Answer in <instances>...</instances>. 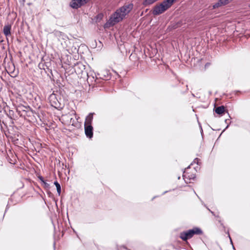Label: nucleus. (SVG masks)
Returning <instances> with one entry per match:
<instances>
[{"mask_svg": "<svg viewBox=\"0 0 250 250\" xmlns=\"http://www.w3.org/2000/svg\"><path fill=\"white\" fill-rule=\"evenodd\" d=\"M133 5L132 3L125 4L117 9L110 17L108 24L114 25L122 21L132 9Z\"/></svg>", "mask_w": 250, "mask_h": 250, "instance_id": "f257e3e1", "label": "nucleus"}, {"mask_svg": "<svg viewBox=\"0 0 250 250\" xmlns=\"http://www.w3.org/2000/svg\"><path fill=\"white\" fill-rule=\"evenodd\" d=\"M177 0H166L159 4L155 5L153 10L152 14L154 15H159L169 9Z\"/></svg>", "mask_w": 250, "mask_h": 250, "instance_id": "f03ea898", "label": "nucleus"}, {"mask_svg": "<svg viewBox=\"0 0 250 250\" xmlns=\"http://www.w3.org/2000/svg\"><path fill=\"white\" fill-rule=\"evenodd\" d=\"M202 234V231L200 229L194 228L192 229L180 233V237L183 241H187L188 239L192 238L194 234L200 235Z\"/></svg>", "mask_w": 250, "mask_h": 250, "instance_id": "7ed1b4c3", "label": "nucleus"}, {"mask_svg": "<svg viewBox=\"0 0 250 250\" xmlns=\"http://www.w3.org/2000/svg\"><path fill=\"white\" fill-rule=\"evenodd\" d=\"M50 105L56 109L61 108V104L56 97V95L55 94H51L48 98Z\"/></svg>", "mask_w": 250, "mask_h": 250, "instance_id": "20e7f679", "label": "nucleus"}, {"mask_svg": "<svg viewBox=\"0 0 250 250\" xmlns=\"http://www.w3.org/2000/svg\"><path fill=\"white\" fill-rule=\"evenodd\" d=\"M91 0H72L70 3L71 7L75 9H78L82 6L87 3Z\"/></svg>", "mask_w": 250, "mask_h": 250, "instance_id": "39448f33", "label": "nucleus"}, {"mask_svg": "<svg viewBox=\"0 0 250 250\" xmlns=\"http://www.w3.org/2000/svg\"><path fill=\"white\" fill-rule=\"evenodd\" d=\"M190 169L187 168L183 173V179L186 183H188L187 180L194 179L195 178V174L191 172Z\"/></svg>", "mask_w": 250, "mask_h": 250, "instance_id": "423d86ee", "label": "nucleus"}, {"mask_svg": "<svg viewBox=\"0 0 250 250\" xmlns=\"http://www.w3.org/2000/svg\"><path fill=\"white\" fill-rule=\"evenodd\" d=\"M84 132L87 137L91 138L93 135V128L92 125L84 126Z\"/></svg>", "mask_w": 250, "mask_h": 250, "instance_id": "0eeeda50", "label": "nucleus"}, {"mask_svg": "<svg viewBox=\"0 0 250 250\" xmlns=\"http://www.w3.org/2000/svg\"><path fill=\"white\" fill-rule=\"evenodd\" d=\"M232 0H219L215 3L213 6L212 9H215L229 3Z\"/></svg>", "mask_w": 250, "mask_h": 250, "instance_id": "6e6552de", "label": "nucleus"}, {"mask_svg": "<svg viewBox=\"0 0 250 250\" xmlns=\"http://www.w3.org/2000/svg\"><path fill=\"white\" fill-rule=\"evenodd\" d=\"M93 114L94 113H89L86 117L84 125H92V123L93 119Z\"/></svg>", "mask_w": 250, "mask_h": 250, "instance_id": "1a4fd4ad", "label": "nucleus"}, {"mask_svg": "<svg viewBox=\"0 0 250 250\" xmlns=\"http://www.w3.org/2000/svg\"><path fill=\"white\" fill-rule=\"evenodd\" d=\"M11 25L7 24L4 25L3 29V32L6 37L11 35Z\"/></svg>", "mask_w": 250, "mask_h": 250, "instance_id": "9d476101", "label": "nucleus"}, {"mask_svg": "<svg viewBox=\"0 0 250 250\" xmlns=\"http://www.w3.org/2000/svg\"><path fill=\"white\" fill-rule=\"evenodd\" d=\"M33 113L30 110H28L27 111L24 110L23 113L21 115V116H24V118L27 119L26 117H30L33 116Z\"/></svg>", "mask_w": 250, "mask_h": 250, "instance_id": "9b49d317", "label": "nucleus"}, {"mask_svg": "<svg viewBox=\"0 0 250 250\" xmlns=\"http://www.w3.org/2000/svg\"><path fill=\"white\" fill-rule=\"evenodd\" d=\"M215 112L219 114L222 115L225 112V107L224 106H220L215 108Z\"/></svg>", "mask_w": 250, "mask_h": 250, "instance_id": "f8f14e48", "label": "nucleus"}, {"mask_svg": "<svg viewBox=\"0 0 250 250\" xmlns=\"http://www.w3.org/2000/svg\"><path fill=\"white\" fill-rule=\"evenodd\" d=\"M57 36L58 37L59 41L61 39H62L63 40H65V39L67 38L66 36L61 32H59L57 34Z\"/></svg>", "mask_w": 250, "mask_h": 250, "instance_id": "ddd939ff", "label": "nucleus"}, {"mask_svg": "<svg viewBox=\"0 0 250 250\" xmlns=\"http://www.w3.org/2000/svg\"><path fill=\"white\" fill-rule=\"evenodd\" d=\"M72 114L68 113L65 115H63L62 116V120H64V122H66V120H69L71 118H72Z\"/></svg>", "mask_w": 250, "mask_h": 250, "instance_id": "4468645a", "label": "nucleus"}, {"mask_svg": "<svg viewBox=\"0 0 250 250\" xmlns=\"http://www.w3.org/2000/svg\"><path fill=\"white\" fill-rule=\"evenodd\" d=\"M66 124L69 125H72L73 126H76V123L74 119L72 117L69 120L66 121Z\"/></svg>", "mask_w": 250, "mask_h": 250, "instance_id": "2eb2a0df", "label": "nucleus"}, {"mask_svg": "<svg viewBox=\"0 0 250 250\" xmlns=\"http://www.w3.org/2000/svg\"><path fill=\"white\" fill-rule=\"evenodd\" d=\"M54 185L56 186V188H57V192H58V194L60 195L61 194V186H60V184L57 181H55L54 182Z\"/></svg>", "mask_w": 250, "mask_h": 250, "instance_id": "dca6fc26", "label": "nucleus"}, {"mask_svg": "<svg viewBox=\"0 0 250 250\" xmlns=\"http://www.w3.org/2000/svg\"><path fill=\"white\" fill-rule=\"evenodd\" d=\"M104 15L102 13L98 14L95 17V20L96 22H99L103 18Z\"/></svg>", "mask_w": 250, "mask_h": 250, "instance_id": "f3484780", "label": "nucleus"}, {"mask_svg": "<svg viewBox=\"0 0 250 250\" xmlns=\"http://www.w3.org/2000/svg\"><path fill=\"white\" fill-rule=\"evenodd\" d=\"M73 114L74 115H75V117L76 118V116H77V115H76V113L75 112H73Z\"/></svg>", "mask_w": 250, "mask_h": 250, "instance_id": "a211bd4d", "label": "nucleus"}, {"mask_svg": "<svg viewBox=\"0 0 250 250\" xmlns=\"http://www.w3.org/2000/svg\"><path fill=\"white\" fill-rule=\"evenodd\" d=\"M196 160H197V161H198V158H196V159L194 160V162H195V161H196Z\"/></svg>", "mask_w": 250, "mask_h": 250, "instance_id": "6ab92c4d", "label": "nucleus"}]
</instances>
